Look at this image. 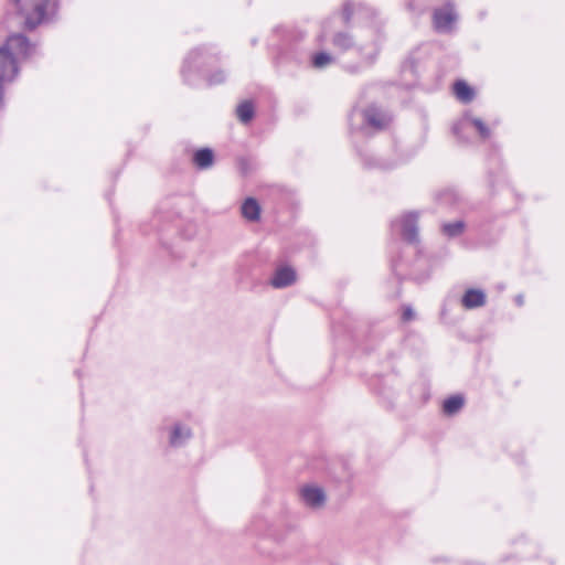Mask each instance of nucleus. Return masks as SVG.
<instances>
[{"label": "nucleus", "instance_id": "nucleus-8", "mask_svg": "<svg viewBox=\"0 0 565 565\" xmlns=\"http://www.w3.org/2000/svg\"><path fill=\"white\" fill-rule=\"evenodd\" d=\"M470 129H475L482 139L490 137L489 127L480 118L472 117L469 114L462 116V118L454 126L452 131L459 139H462L463 131Z\"/></svg>", "mask_w": 565, "mask_h": 565}, {"label": "nucleus", "instance_id": "nucleus-24", "mask_svg": "<svg viewBox=\"0 0 565 565\" xmlns=\"http://www.w3.org/2000/svg\"><path fill=\"white\" fill-rule=\"evenodd\" d=\"M416 1H417V0H412V1L409 2V8H411L412 10H418V11H420L422 9L416 4Z\"/></svg>", "mask_w": 565, "mask_h": 565}, {"label": "nucleus", "instance_id": "nucleus-2", "mask_svg": "<svg viewBox=\"0 0 565 565\" xmlns=\"http://www.w3.org/2000/svg\"><path fill=\"white\" fill-rule=\"evenodd\" d=\"M220 61V53L214 46L202 45L191 50L184 57L181 76L185 84L198 87L204 79L209 86L223 84L227 73L212 68Z\"/></svg>", "mask_w": 565, "mask_h": 565}, {"label": "nucleus", "instance_id": "nucleus-18", "mask_svg": "<svg viewBox=\"0 0 565 565\" xmlns=\"http://www.w3.org/2000/svg\"><path fill=\"white\" fill-rule=\"evenodd\" d=\"M465 226L466 224L463 221L444 223L441 225V233L449 238L459 237L463 233Z\"/></svg>", "mask_w": 565, "mask_h": 565}, {"label": "nucleus", "instance_id": "nucleus-10", "mask_svg": "<svg viewBox=\"0 0 565 565\" xmlns=\"http://www.w3.org/2000/svg\"><path fill=\"white\" fill-rule=\"evenodd\" d=\"M295 281L296 271L290 266H281L277 268L270 278V285L276 289L289 287Z\"/></svg>", "mask_w": 565, "mask_h": 565}, {"label": "nucleus", "instance_id": "nucleus-9", "mask_svg": "<svg viewBox=\"0 0 565 565\" xmlns=\"http://www.w3.org/2000/svg\"><path fill=\"white\" fill-rule=\"evenodd\" d=\"M456 19L457 13L451 2H447L441 8L435 9L433 14L434 26L440 33L450 32Z\"/></svg>", "mask_w": 565, "mask_h": 565}, {"label": "nucleus", "instance_id": "nucleus-3", "mask_svg": "<svg viewBox=\"0 0 565 565\" xmlns=\"http://www.w3.org/2000/svg\"><path fill=\"white\" fill-rule=\"evenodd\" d=\"M38 46L22 33H14L0 44V108L3 106V84L19 74L20 63L36 55Z\"/></svg>", "mask_w": 565, "mask_h": 565}, {"label": "nucleus", "instance_id": "nucleus-6", "mask_svg": "<svg viewBox=\"0 0 565 565\" xmlns=\"http://www.w3.org/2000/svg\"><path fill=\"white\" fill-rule=\"evenodd\" d=\"M166 430L168 444L172 448L185 447L193 437L192 428L182 422H173Z\"/></svg>", "mask_w": 565, "mask_h": 565}, {"label": "nucleus", "instance_id": "nucleus-13", "mask_svg": "<svg viewBox=\"0 0 565 565\" xmlns=\"http://www.w3.org/2000/svg\"><path fill=\"white\" fill-rule=\"evenodd\" d=\"M363 163L369 169H379V170H391L396 167V163L393 161H387L381 157H377L373 153H361Z\"/></svg>", "mask_w": 565, "mask_h": 565}, {"label": "nucleus", "instance_id": "nucleus-26", "mask_svg": "<svg viewBox=\"0 0 565 565\" xmlns=\"http://www.w3.org/2000/svg\"><path fill=\"white\" fill-rule=\"evenodd\" d=\"M256 42H257V41H256V39H253V40H252V44H253V45H254V44H256Z\"/></svg>", "mask_w": 565, "mask_h": 565}, {"label": "nucleus", "instance_id": "nucleus-7", "mask_svg": "<svg viewBox=\"0 0 565 565\" xmlns=\"http://www.w3.org/2000/svg\"><path fill=\"white\" fill-rule=\"evenodd\" d=\"M418 217L419 214L417 212H408L395 223L403 239L409 244H417L419 242Z\"/></svg>", "mask_w": 565, "mask_h": 565}, {"label": "nucleus", "instance_id": "nucleus-16", "mask_svg": "<svg viewBox=\"0 0 565 565\" xmlns=\"http://www.w3.org/2000/svg\"><path fill=\"white\" fill-rule=\"evenodd\" d=\"M454 93L456 97L462 103H470L475 97L473 89L465 82L457 81L454 84Z\"/></svg>", "mask_w": 565, "mask_h": 565}, {"label": "nucleus", "instance_id": "nucleus-25", "mask_svg": "<svg viewBox=\"0 0 565 565\" xmlns=\"http://www.w3.org/2000/svg\"><path fill=\"white\" fill-rule=\"evenodd\" d=\"M11 3L17 8L19 6H21V3L23 2V0H10Z\"/></svg>", "mask_w": 565, "mask_h": 565}, {"label": "nucleus", "instance_id": "nucleus-11", "mask_svg": "<svg viewBox=\"0 0 565 565\" xmlns=\"http://www.w3.org/2000/svg\"><path fill=\"white\" fill-rule=\"evenodd\" d=\"M487 296L484 291L477 288H469L461 298V305L465 309L471 310L486 305Z\"/></svg>", "mask_w": 565, "mask_h": 565}, {"label": "nucleus", "instance_id": "nucleus-17", "mask_svg": "<svg viewBox=\"0 0 565 565\" xmlns=\"http://www.w3.org/2000/svg\"><path fill=\"white\" fill-rule=\"evenodd\" d=\"M465 399L461 395H452L443 403V412L447 416L457 414L463 406Z\"/></svg>", "mask_w": 565, "mask_h": 565}, {"label": "nucleus", "instance_id": "nucleus-5", "mask_svg": "<svg viewBox=\"0 0 565 565\" xmlns=\"http://www.w3.org/2000/svg\"><path fill=\"white\" fill-rule=\"evenodd\" d=\"M356 119L362 121L359 128L366 132L369 130L381 131L385 129L390 125L392 117L385 110L376 106H370L361 111H352L350 115L351 126H354Z\"/></svg>", "mask_w": 565, "mask_h": 565}, {"label": "nucleus", "instance_id": "nucleus-23", "mask_svg": "<svg viewBox=\"0 0 565 565\" xmlns=\"http://www.w3.org/2000/svg\"><path fill=\"white\" fill-rule=\"evenodd\" d=\"M514 300H515V303H516L519 307L523 306V303H524V298H523V296H522V295H518V296L515 297V299H514Z\"/></svg>", "mask_w": 565, "mask_h": 565}, {"label": "nucleus", "instance_id": "nucleus-12", "mask_svg": "<svg viewBox=\"0 0 565 565\" xmlns=\"http://www.w3.org/2000/svg\"><path fill=\"white\" fill-rule=\"evenodd\" d=\"M301 499L311 508H319L326 501L324 492L319 487L307 486L301 489Z\"/></svg>", "mask_w": 565, "mask_h": 565}, {"label": "nucleus", "instance_id": "nucleus-20", "mask_svg": "<svg viewBox=\"0 0 565 565\" xmlns=\"http://www.w3.org/2000/svg\"><path fill=\"white\" fill-rule=\"evenodd\" d=\"M333 61V57L330 53L327 52H318L312 56V65L316 68H324L329 64H331Z\"/></svg>", "mask_w": 565, "mask_h": 565}, {"label": "nucleus", "instance_id": "nucleus-14", "mask_svg": "<svg viewBox=\"0 0 565 565\" xmlns=\"http://www.w3.org/2000/svg\"><path fill=\"white\" fill-rule=\"evenodd\" d=\"M241 212L244 218L250 222H256L260 217V206L254 198H247L241 206Z\"/></svg>", "mask_w": 565, "mask_h": 565}, {"label": "nucleus", "instance_id": "nucleus-4", "mask_svg": "<svg viewBox=\"0 0 565 565\" xmlns=\"http://www.w3.org/2000/svg\"><path fill=\"white\" fill-rule=\"evenodd\" d=\"M17 8L23 17L24 28L28 30L53 24L60 18L58 0H25Z\"/></svg>", "mask_w": 565, "mask_h": 565}, {"label": "nucleus", "instance_id": "nucleus-15", "mask_svg": "<svg viewBox=\"0 0 565 565\" xmlns=\"http://www.w3.org/2000/svg\"><path fill=\"white\" fill-rule=\"evenodd\" d=\"M193 162L198 169L205 170L212 167L214 153L210 148H201L193 153Z\"/></svg>", "mask_w": 565, "mask_h": 565}, {"label": "nucleus", "instance_id": "nucleus-19", "mask_svg": "<svg viewBox=\"0 0 565 565\" xmlns=\"http://www.w3.org/2000/svg\"><path fill=\"white\" fill-rule=\"evenodd\" d=\"M254 106L249 100L241 103L236 108V115L243 124L249 122L254 117Z\"/></svg>", "mask_w": 565, "mask_h": 565}, {"label": "nucleus", "instance_id": "nucleus-22", "mask_svg": "<svg viewBox=\"0 0 565 565\" xmlns=\"http://www.w3.org/2000/svg\"><path fill=\"white\" fill-rule=\"evenodd\" d=\"M415 316V312L414 310L412 309V307L409 306H406L403 308V312H402V320L403 321H411Z\"/></svg>", "mask_w": 565, "mask_h": 565}, {"label": "nucleus", "instance_id": "nucleus-1", "mask_svg": "<svg viewBox=\"0 0 565 565\" xmlns=\"http://www.w3.org/2000/svg\"><path fill=\"white\" fill-rule=\"evenodd\" d=\"M321 40H327L341 53L352 51L359 57V64L345 66L350 73H358L361 68L372 66L382 50L385 36L381 28L375 23H370L354 32L350 30H339L330 32L329 22L322 26Z\"/></svg>", "mask_w": 565, "mask_h": 565}, {"label": "nucleus", "instance_id": "nucleus-21", "mask_svg": "<svg viewBox=\"0 0 565 565\" xmlns=\"http://www.w3.org/2000/svg\"><path fill=\"white\" fill-rule=\"evenodd\" d=\"M353 12H354V4L351 1H347L343 6V10H342V18H343V22L345 24H349V22L351 21L352 17H353Z\"/></svg>", "mask_w": 565, "mask_h": 565}]
</instances>
